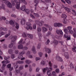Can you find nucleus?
<instances>
[{
  "label": "nucleus",
  "mask_w": 76,
  "mask_h": 76,
  "mask_svg": "<svg viewBox=\"0 0 76 76\" xmlns=\"http://www.w3.org/2000/svg\"><path fill=\"white\" fill-rule=\"evenodd\" d=\"M55 71L56 73H58L60 72V70L58 68L56 69Z\"/></svg>",
  "instance_id": "de8ad7c7"
},
{
  "label": "nucleus",
  "mask_w": 76,
  "mask_h": 76,
  "mask_svg": "<svg viewBox=\"0 0 76 76\" xmlns=\"http://www.w3.org/2000/svg\"><path fill=\"white\" fill-rule=\"evenodd\" d=\"M50 34H51V32H49L46 34V36H47V37H48V36H50Z\"/></svg>",
  "instance_id": "603ef678"
},
{
  "label": "nucleus",
  "mask_w": 76,
  "mask_h": 76,
  "mask_svg": "<svg viewBox=\"0 0 76 76\" xmlns=\"http://www.w3.org/2000/svg\"><path fill=\"white\" fill-rule=\"evenodd\" d=\"M56 59L57 61H63V59L61 57H60L59 56H57L56 58Z\"/></svg>",
  "instance_id": "423d86ee"
},
{
  "label": "nucleus",
  "mask_w": 76,
  "mask_h": 76,
  "mask_svg": "<svg viewBox=\"0 0 76 76\" xmlns=\"http://www.w3.org/2000/svg\"><path fill=\"white\" fill-rule=\"evenodd\" d=\"M41 64L42 65V66H44L45 64V62L44 61H42L41 62Z\"/></svg>",
  "instance_id": "c756f323"
},
{
  "label": "nucleus",
  "mask_w": 76,
  "mask_h": 76,
  "mask_svg": "<svg viewBox=\"0 0 76 76\" xmlns=\"http://www.w3.org/2000/svg\"><path fill=\"white\" fill-rule=\"evenodd\" d=\"M6 64H2V70H4V67H6Z\"/></svg>",
  "instance_id": "a878e982"
},
{
  "label": "nucleus",
  "mask_w": 76,
  "mask_h": 76,
  "mask_svg": "<svg viewBox=\"0 0 76 76\" xmlns=\"http://www.w3.org/2000/svg\"><path fill=\"white\" fill-rule=\"evenodd\" d=\"M73 30L74 33H75V34H76V28H73Z\"/></svg>",
  "instance_id": "774afa93"
},
{
  "label": "nucleus",
  "mask_w": 76,
  "mask_h": 76,
  "mask_svg": "<svg viewBox=\"0 0 76 76\" xmlns=\"http://www.w3.org/2000/svg\"><path fill=\"white\" fill-rule=\"evenodd\" d=\"M10 33H8V34H6L5 37V38H7V37L10 36Z\"/></svg>",
  "instance_id": "c03bdc74"
},
{
  "label": "nucleus",
  "mask_w": 76,
  "mask_h": 76,
  "mask_svg": "<svg viewBox=\"0 0 76 76\" xmlns=\"http://www.w3.org/2000/svg\"><path fill=\"white\" fill-rule=\"evenodd\" d=\"M32 51L34 54H36V50H35V48L34 46H33L32 49Z\"/></svg>",
  "instance_id": "4468645a"
},
{
  "label": "nucleus",
  "mask_w": 76,
  "mask_h": 76,
  "mask_svg": "<svg viewBox=\"0 0 76 76\" xmlns=\"http://www.w3.org/2000/svg\"><path fill=\"white\" fill-rule=\"evenodd\" d=\"M25 28L27 29V30H29V29H30V30H32V27L31 26H29V27L27 26L26 27H25Z\"/></svg>",
  "instance_id": "a211bd4d"
},
{
  "label": "nucleus",
  "mask_w": 76,
  "mask_h": 76,
  "mask_svg": "<svg viewBox=\"0 0 76 76\" xmlns=\"http://www.w3.org/2000/svg\"><path fill=\"white\" fill-rule=\"evenodd\" d=\"M65 1L66 2V3H67L68 4H71V1H70L69 0H65Z\"/></svg>",
  "instance_id": "7c9ffc66"
},
{
  "label": "nucleus",
  "mask_w": 76,
  "mask_h": 76,
  "mask_svg": "<svg viewBox=\"0 0 76 76\" xmlns=\"http://www.w3.org/2000/svg\"><path fill=\"white\" fill-rule=\"evenodd\" d=\"M47 74L48 75V76H52V74H51V72L49 70L47 72Z\"/></svg>",
  "instance_id": "2eb2a0df"
},
{
  "label": "nucleus",
  "mask_w": 76,
  "mask_h": 76,
  "mask_svg": "<svg viewBox=\"0 0 76 76\" xmlns=\"http://www.w3.org/2000/svg\"><path fill=\"white\" fill-rule=\"evenodd\" d=\"M69 66L71 69H74V68H75V66L73 64H72V63H70L69 65Z\"/></svg>",
  "instance_id": "6ab92c4d"
},
{
  "label": "nucleus",
  "mask_w": 76,
  "mask_h": 76,
  "mask_svg": "<svg viewBox=\"0 0 76 76\" xmlns=\"http://www.w3.org/2000/svg\"><path fill=\"white\" fill-rule=\"evenodd\" d=\"M30 16L31 18H33V19H35V16H34L32 14H30Z\"/></svg>",
  "instance_id": "79ce46f5"
},
{
  "label": "nucleus",
  "mask_w": 76,
  "mask_h": 76,
  "mask_svg": "<svg viewBox=\"0 0 76 76\" xmlns=\"http://www.w3.org/2000/svg\"><path fill=\"white\" fill-rule=\"evenodd\" d=\"M61 17L62 18L65 19L67 18V15H66V14H63L62 15Z\"/></svg>",
  "instance_id": "412c9836"
},
{
  "label": "nucleus",
  "mask_w": 76,
  "mask_h": 76,
  "mask_svg": "<svg viewBox=\"0 0 76 76\" xmlns=\"http://www.w3.org/2000/svg\"><path fill=\"white\" fill-rule=\"evenodd\" d=\"M26 9V7L25 5H23L20 8L21 10H22V11H23L25 10Z\"/></svg>",
  "instance_id": "9d476101"
},
{
  "label": "nucleus",
  "mask_w": 76,
  "mask_h": 76,
  "mask_svg": "<svg viewBox=\"0 0 76 76\" xmlns=\"http://www.w3.org/2000/svg\"><path fill=\"white\" fill-rule=\"evenodd\" d=\"M10 23L12 26L14 27L15 26V23L13 22V21L11 20L10 21Z\"/></svg>",
  "instance_id": "ddd939ff"
},
{
  "label": "nucleus",
  "mask_w": 76,
  "mask_h": 76,
  "mask_svg": "<svg viewBox=\"0 0 76 76\" xmlns=\"http://www.w3.org/2000/svg\"><path fill=\"white\" fill-rule=\"evenodd\" d=\"M0 34L1 35H4L5 34V33L3 31H1V32Z\"/></svg>",
  "instance_id": "69168bd1"
},
{
  "label": "nucleus",
  "mask_w": 76,
  "mask_h": 76,
  "mask_svg": "<svg viewBox=\"0 0 76 76\" xmlns=\"http://www.w3.org/2000/svg\"><path fill=\"white\" fill-rule=\"evenodd\" d=\"M56 32L57 34H61V35H63V33L62 30L61 29H57L56 30Z\"/></svg>",
  "instance_id": "20e7f679"
},
{
  "label": "nucleus",
  "mask_w": 76,
  "mask_h": 76,
  "mask_svg": "<svg viewBox=\"0 0 76 76\" xmlns=\"http://www.w3.org/2000/svg\"><path fill=\"white\" fill-rule=\"evenodd\" d=\"M67 29L68 30H69V31H70V30H71L72 29V26H68L67 27Z\"/></svg>",
  "instance_id": "bb28decb"
},
{
  "label": "nucleus",
  "mask_w": 76,
  "mask_h": 76,
  "mask_svg": "<svg viewBox=\"0 0 76 76\" xmlns=\"http://www.w3.org/2000/svg\"><path fill=\"white\" fill-rule=\"evenodd\" d=\"M22 41H23V39H21L20 41L18 42V44H22Z\"/></svg>",
  "instance_id": "13d9d810"
},
{
  "label": "nucleus",
  "mask_w": 76,
  "mask_h": 76,
  "mask_svg": "<svg viewBox=\"0 0 76 76\" xmlns=\"http://www.w3.org/2000/svg\"><path fill=\"white\" fill-rule=\"evenodd\" d=\"M66 38V40H70V36H68Z\"/></svg>",
  "instance_id": "0e129e2a"
},
{
  "label": "nucleus",
  "mask_w": 76,
  "mask_h": 76,
  "mask_svg": "<svg viewBox=\"0 0 76 76\" xmlns=\"http://www.w3.org/2000/svg\"><path fill=\"white\" fill-rule=\"evenodd\" d=\"M35 23H36L37 24V25H38L39 23V21L38 20H36L35 21Z\"/></svg>",
  "instance_id": "bf43d9fd"
},
{
  "label": "nucleus",
  "mask_w": 76,
  "mask_h": 76,
  "mask_svg": "<svg viewBox=\"0 0 76 76\" xmlns=\"http://www.w3.org/2000/svg\"><path fill=\"white\" fill-rule=\"evenodd\" d=\"M13 46V43H12L9 45L8 47L10 48H12Z\"/></svg>",
  "instance_id": "393cba45"
},
{
  "label": "nucleus",
  "mask_w": 76,
  "mask_h": 76,
  "mask_svg": "<svg viewBox=\"0 0 76 76\" xmlns=\"http://www.w3.org/2000/svg\"><path fill=\"white\" fill-rule=\"evenodd\" d=\"M22 36L23 37H27V36H26V34H25V33H23L22 34Z\"/></svg>",
  "instance_id": "49530a36"
},
{
  "label": "nucleus",
  "mask_w": 76,
  "mask_h": 76,
  "mask_svg": "<svg viewBox=\"0 0 76 76\" xmlns=\"http://www.w3.org/2000/svg\"><path fill=\"white\" fill-rule=\"evenodd\" d=\"M7 7H9V8H12V4L10 3V2H9L7 5Z\"/></svg>",
  "instance_id": "dca6fc26"
},
{
  "label": "nucleus",
  "mask_w": 76,
  "mask_h": 76,
  "mask_svg": "<svg viewBox=\"0 0 76 76\" xmlns=\"http://www.w3.org/2000/svg\"><path fill=\"white\" fill-rule=\"evenodd\" d=\"M11 3H12V5L14 6H15V2L14 1H13V0H11Z\"/></svg>",
  "instance_id": "6e6d98bb"
},
{
  "label": "nucleus",
  "mask_w": 76,
  "mask_h": 76,
  "mask_svg": "<svg viewBox=\"0 0 76 76\" xmlns=\"http://www.w3.org/2000/svg\"><path fill=\"white\" fill-rule=\"evenodd\" d=\"M10 39L11 40V42H13L16 40V39H17V36H10Z\"/></svg>",
  "instance_id": "f03ea898"
},
{
  "label": "nucleus",
  "mask_w": 76,
  "mask_h": 76,
  "mask_svg": "<svg viewBox=\"0 0 76 76\" xmlns=\"http://www.w3.org/2000/svg\"><path fill=\"white\" fill-rule=\"evenodd\" d=\"M76 47L74 46L73 48H72V50L73 52H76Z\"/></svg>",
  "instance_id": "cd10ccee"
},
{
  "label": "nucleus",
  "mask_w": 76,
  "mask_h": 76,
  "mask_svg": "<svg viewBox=\"0 0 76 76\" xmlns=\"http://www.w3.org/2000/svg\"><path fill=\"white\" fill-rule=\"evenodd\" d=\"M15 28L16 29H19V24L17 23H16L15 24Z\"/></svg>",
  "instance_id": "5701e85b"
},
{
  "label": "nucleus",
  "mask_w": 76,
  "mask_h": 76,
  "mask_svg": "<svg viewBox=\"0 0 76 76\" xmlns=\"http://www.w3.org/2000/svg\"><path fill=\"white\" fill-rule=\"evenodd\" d=\"M39 56L40 57H41L42 56V53H41V52H39Z\"/></svg>",
  "instance_id": "09e8293b"
},
{
  "label": "nucleus",
  "mask_w": 76,
  "mask_h": 76,
  "mask_svg": "<svg viewBox=\"0 0 76 76\" xmlns=\"http://www.w3.org/2000/svg\"><path fill=\"white\" fill-rule=\"evenodd\" d=\"M3 47L4 48H5V49L7 48V46L6 45H4L3 46Z\"/></svg>",
  "instance_id": "5fc2aeb1"
},
{
  "label": "nucleus",
  "mask_w": 76,
  "mask_h": 76,
  "mask_svg": "<svg viewBox=\"0 0 76 76\" xmlns=\"http://www.w3.org/2000/svg\"><path fill=\"white\" fill-rule=\"evenodd\" d=\"M41 43H39L38 44L37 46V49H39V50L40 49V48H41Z\"/></svg>",
  "instance_id": "2f4dec72"
},
{
  "label": "nucleus",
  "mask_w": 76,
  "mask_h": 76,
  "mask_svg": "<svg viewBox=\"0 0 76 76\" xmlns=\"http://www.w3.org/2000/svg\"><path fill=\"white\" fill-rule=\"evenodd\" d=\"M7 67L8 68H10L11 67V64H9L7 65Z\"/></svg>",
  "instance_id": "680f3d73"
},
{
  "label": "nucleus",
  "mask_w": 76,
  "mask_h": 76,
  "mask_svg": "<svg viewBox=\"0 0 76 76\" xmlns=\"http://www.w3.org/2000/svg\"><path fill=\"white\" fill-rule=\"evenodd\" d=\"M42 32L43 33H45V32H46L47 31V28L45 27H42Z\"/></svg>",
  "instance_id": "0eeeda50"
},
{
  "label": "nucleus",
  "mask_w": 76,
  "mask_h": 76,
  "mask_svg": "<svg viewBox=\"0 0 76 76\" xmlns=\"http://www.w3.org/2000/svg\"><path fill=\"white\" fill-rule=\"evenodd\" d=\"M13 51V50L10 49L8 50V53L9 54H12Z\"/></svg>",
  "instance_id": "c9c22d12"
},
{
  "label": "nucleus",
  "mask_w": 76,
  "mask_h": 76,
  "mask_svg": "<svg viewBox=\"0 0 76 76\" xmlns=\"http://www.w3.org/2000/svg\"><path fill=\"white\" fill-rule=\"evenodd\" d=\"M20 72V70H16V73H19Z\"/></svg>",
  "instance_id": "052dcab7"
},
{
  "label": "nucleus",
  "mask_w": 76,
  "mask_h": 76,
  "mask_svg": "<svg viewBox=\"0 0 76 76\" xmlns=\"http://www.w3.org/2000/svg\"><path fill=\"white\" fill-rule=\"evenodd\" d=\"M64 31L65 34H68V30L67 28H64Z\"/></svg>",
  "instance_id": "473e14b6"
},
{
  "label": "nucleus",
  "mask_w": 76,
  "mask_h": 76,
  "mask_svg": "<svg viewBox=\"0 0 76 76\" xmlns=\"http://www.w3.org/2000/svg\"><path fill=\"white\" fill-rule=\"evenodd\" d=\"M15 7L17 9H19L20 8V3H16L15 5Z\"/></svg>",
  "instance_id": "6e6552de"
},
{
  "label": "nucleus",
  "mask_w": 76,
  "mask_h": 76,
  "mask_svg": "<svg viewBox=\"0 0 76 76\" xmlns=\"http://www.w3.org/2000/svg\"><path fill=\"white\" fill-rule=\"evenodd\" d=\"M25 53V52L24 51L20 52L19 53V56H18V58L19 59L21 58V60H24L25 59V57H23V55Z\"/></svg>",
  "instance_id": "f257e3e1"
},
{
  "label": "nucleus",
  "mask_w": 76,
  "mask_h": 76,
  "mask_svg": "<svg viewBox=\"0 0 76 76\" xmlns=\"http://www.w3.org/2000/svg\"><path fill=\"white\" fill-rule=\"evenodd\" d=\"M18 49H22V48H23V45L21 44L19 45L18 46Z\"/></svg>",
  "instance_id": "aec40b11"
},
{
  "label": "nucleus",
  "mask_w": 76,
  "mask_h": 76,
  "mask_svg": "<svg viewBox=\"0 0 76 76\" xmlns=\"http://www.w3.org/2000/svg\"><path fill=\"white\" fill-rule=\"evenodd\" d=\"M52 75L53 76H56V72H55L53 71L52 72Z\"/></svg>",
  "instance_id": "e2e57ef3"
},
{
  "label": "nucleus",
  "mask_w": 76,
  "mask_h": 76,
  "mask_svg": "<svg viewBox=\"0 0 76 76\" xmlns=\"http://www.w3.org/2000/svg\"><path fill=\"white\" fill-rule=\"evenodd\" d=\"M11 57L12 59H13V58H15V55H12L11 56Z\"/></svg>",
  "instance_id": "338daca9"
},
{
  "label": "nucleus",
  "mask_w": 76,
  "mask_h": 76,
  "mask_svg": "<svg viewBox=\"0 0 76 76\" xmlns=\"http://www.w3.org/2000/svg\"><path fill=\"white\" fill-rule=\"evenodd\" d=\"M62 7H63V8H64L65 10H66L68 12V13H70V9L69 8H67V7H64V5L62 6Z\"/></svg>",
  "instance_id": "1a4fd4ad"
},
{
  "label": "nucleus",
  "mask_w": 76,
  "mask_h": 76,
  "mask_svg": "<svg viewBox=\"0 0 76 76\" xmlns=\"http://www.w3.org/2000/svg\"><path fill=\"white\" fill-rule=\"evenodd\" d=\"M54 25L55 27H58V28L63 26V24L60 23H54Z\"/></svg>",
  "instance_id": "7ed1b4c3"
},
{
  "label": "nucleus",
  "mask_w": 76,
  "mask_h": 76,
  "mask_svg": "<svg viewBox=\"0 0 76 76\" xmlns=\"http://www.w3.org/2000/svg\"><path fill=\"white\" fill-rule=\"evenodd\" d=\"M18 0L19 1V2L20 1H22V2H23V3H24V4H27V2H26V1L25 0H20H20Z\"/></svg>",
  "instance_id": "b1692460"
},
{
  "label": "nucleus",
  "mask_w": 76,
  "mask_h": 76,
  "mask_svg": "<svg viewBox=\"0 0 76 76\" xmlns=\"http://www.w3.org/2000/svg\"><path fill=\"white\" fill-rule=\"evenodd\" d=\"M48 28H49V31H51V30H52V27H51V26H48Z\"/></svg>",
  "instance_id": "4d7b16f0"
},
{
  "label": "nucleus",
  "mask_w": 76,
  "mask_h": 76,
  "mask_svg": "<svg viewBox=\"0 0 76 76\" xmlns=\"http://www.w3.org/2000/svg\"><path fill=\"white\" fill-rule=\"evenodd\" d=\"M34 16L36 17V18H39V15L38 13H34Z\"/></svg>",
  "instance_id": "c85d7f7f"
},
{
  "label": "nucleus",
  "mask_w": 76,
  "mask_h": 76,
  "mask_svg": "<svg viewBox=\"0 0 76 76\" xmlns=\"http://www.w3.org/2000/svg\"><path fill=\"white\" fill-rule=\"evenodd\" d=\"M68 36V34L66 33L64 35V38H67Z\"/></svg>",
  "instance_id": "37998d69"
},
{
  "label": "nucleus",
  "mask_w": 76,
  "mask_h": 76,
  "mask_svg": "<svg viewBox=\"0 0 76 76\" xmlns=\"http://www.w3.org/2000/svg\"><path fill=\"white\" fill-rule=\"evenodd\" d=\"M68 32L69 33V34H73V30H69Z\"/></svg>",
  "instance_id": "a18cd8bd"
},
{
  "label": "nucleus",
  "mask_w": 76,
  "mask_h": 76,
  "mask_svg": "<svg viewBox=\"0 0 76 76\" xmlns=\"http://www.w3.org/2000/svg\"><path fill=\"white\" fill-rule=\"evenodd\" d=\"M23 69V66H20L19 67V69L20 70H22V69Z\"/></svg>",
  "instance_id": "864d4df0"
},
{
  "label": "nucleus",
  "mask_w": 76,
  "mask_h": 76,
  "mask_svg": "<svg viewBox=\"0 0 76 76\" xmlns=\"http://www.w3.org/2000/svg\"><path fill=\"white\" fill-rule=\"evenodd\" d=\"M38 25L40 26H42V23L39 22Z\"/></svg>",
  "instance_id": "3c124183"
},
{
  "label": "nucleus",
  "mask_w": 76,
  "mask_h": 76,
  "mask_svg": "<svg viewBox=\"0 0 76 76\" xmlns=\"http://www.w3.org/2000/svg\"><path fill=\"white\" fill-rule=\"evenodd\" d=\"M44 49L45 51L46 52H47L48 50V54L51 53V49H50L48 48H47L46 46H45V48H44Z\"/></svg>",
  "instance_id": "39448f33"
},
{
  "label": "nucleus",
  "mask_w": 76,
  "mask_h": 76,
  "mask_svg": "<svg viewBox=\"0 0 76 76\" xmlns=\"http://www.w3.org/2000/svg\"><path fill=\"white\" fill-rule=\"evenodd\" d=\"M26 22V20L25 19H22L21 20V24L22 25H23L25 24V22Z\"/></svg>",
  "instance_id": "9b49d317"
},
{
  "label": "nucleus",
  "mask_w": 76,
  "mask_h": 76,
  "mask_svg": "<svg viewBox=\"0 0 76 76\" xmlns=\"http://www.w3.org/2000/svg\"><path fill=\"white\" fill-rule=\"evenodd\" d=\"M17 63L18 64H23V61H17Z\"/></svg>",
  "instance_id": "ea45409f"
},
{
  "label": "nucleus",
  "mask_w": 76,
  "mask_h": 76,
  "mask_svg": "<svg viewBox=\"0 0 76 76\" xmlns=\"http://www.w3.org/2000/svg\"><path fill=\"white\" fill-rule=\"evenodd\" d=\"M37 27V24H34L33 25V28H34V29H36V28Z\"/></svg>",
  "instance_id": "8fccbe9b"
},
{
  "label": "nucleus",
  "mask_w": 76,
  "mask_h": 76,
  "mask_svg": "<svg viewBox=\"0 0 76 76\" xmlns=\"http://www.w3.org/2000/svg\"><path fill=\"white\" fill-rule=\"evenodd\" d=\"M64 55L65 56L67 59H69V53L68 52H65L64 53Z\"/></svg>",
  "instance_id": "f8f14e48"
},
{
  "label": "nucleus",
  "mask_w": 76,
  "mask_h": 76,
  "mask_svg": "<svg viewBox=\"0 0 76 76\" xmlns=\"http://www.w3.org/2000/svg\"><path fill=\"white\" fill-rule=\"evenodd\" d=\"M50 40L49 39H48L47 42H45V44L46 45H48L50 43Z\"/></svg>",
  "instance_id": "58836bf2"
},
{
  "label": "nucleus",
  "mask_w": 76,
  "mask_h": 76,
  "mask_svg": "<svg viewBox=\"0 0 76 76\" xmlns=\"http://www.w3.org/2000/svg\"><path fill=\"white\" fill-rule=\"evenodd\" d=\"M25 12L27 14H29V10L28 9H26L25 10Z\"/></svg>",
  "instance_id": "4c0bfd02"
},
{
  "label": "nucleus",
  "mask_w": 76,
  "mask_h": 76,
  "mask_svg": "<svg viewBox=\"0 0 76 76\" xmlns=\"http://www.w3.org/2000/svg\"><path fill=\"white\" fill-rule=\"evenodd\" d=\"M26 25L27 26H30L31 25V23H30L28 22L26 23Z\"/></svg>",
  "instance_id": "e433bc0d"
},
{
  "label": "nucleus",
  "mask_w": 76,
  "mask_h": 76,
  "mask_svg": "<svg viewBox=\"0 0 76 76\" xmlns=\"http://www.w3.org/2000/svg\"><path fill=\"white\" fill-rule=\"evenodd\" d=\"M38 35H39V41H41V37H42L41 34V33H39L38 34Z\"/></svg>",
  "instance_id": "f704fd0d"
},
{
  "label": "nucleus",
  "mask_w": 76,
  "mask_h": 76,
  "mask_svg": "<svg viewBox=\"0 0 76 76\" xmlns=\"http://www.w3.org/2000/svg\"><path fill=\"white\" fill-rule=\"evenodd\" d=\"M54 42L55 44L56 45H58V41H57V40H54Z\"/></svg>",
  "instance_id": "72a5a7b5"
},
{
  "label": "nucleus",
  "mask_w": 76,
  "mask_h": 76,
  "mask_svg": "<svg viewBox=\"0 0 76 76\" xmlns=\"http://www.w3.org/2000/svg\"><path fill=\"white\" fill-rule=\"evenodd\" d=\"M37 30L38 32H41V28L40 27H38L37 28Z\"/></svg>",
  "instance_id": "a19ab883"
},
{
  "label": "nucleus",
  "mask_w": 76,
  "mask_h": 76,
  "mask_svg": "<svg viewBox=\"0 0 76 76\" xmlns=\"http://www.w3.org/2000/svg\"><path fill=\"white\" fill-rule=\"evenodd\" d=\"M25 63L26 64H30V63H31V61L29 60H26L25 61Z\"/></svg>",
  "instance_id": "4be33fe9"
},
{
  "label": "nucleus",
  "mask_w": 76,
  "mask_h": 76,
  "mask_svg": "<svg viewBox=\"0 0 76 76\" xmlns=\"http://www.w3.org/2000/svg\"><path fill=\"white\" fill-rule=\"evenodd\" d=\"M27 36L30 39H32L33 38V35H32L28 34Z\"/></svg>",
  "instance_id": "f3484780"
}]
</instances>
